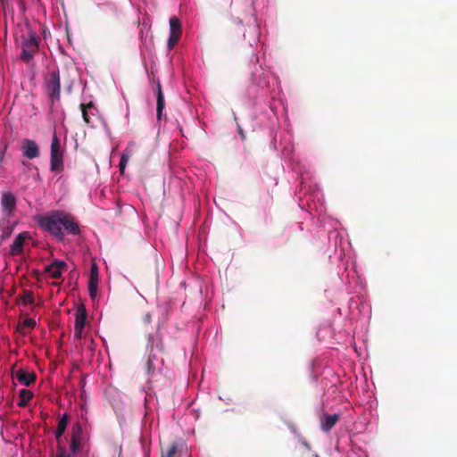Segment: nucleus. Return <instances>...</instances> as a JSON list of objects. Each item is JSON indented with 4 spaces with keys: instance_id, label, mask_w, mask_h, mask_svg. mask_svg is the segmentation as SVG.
Wrapping results in <instances>:
<instances>
[{
    "instance_id": "f257e3e1",
    "label": "nucleus",
    "mask_w": 457,
    "mask_h": 457,
    "mask_svg": "<svg viewBox=\"0 0 457 457\" xmlns=\"http://www.w3.org/2000/svg\"><path fill=\"white\" fill-rule=\"evenodd\" d=\"M38 225L58 241L64 239V232L79 235L80 228L75 218L63 211H52L38 220Z\"/></svg>"
},
{
    "instance_id": "f03ea898",
    "label": "nucleus",
    "mask_w": 457,
    "mask_h": 457,
    "mask_svg": "<svg viewBox=\"0 0 457 457\" xmlns=\"http://www.w3.org/2000/svg\"><path fill=\"white\" fill-rule=\"evenodd\" d=\"M148 347L150 348V353L145 364L146 373L149 377L154 378L161 372L163 365V360L159 358L154 351L162 352L163 345L160 340L150 336L148 337Z\"/></svg>"
},
{
    "instance_id": "7ed1b4c3",
    "label": "nucleus",
    "mask_w": 457,
    "mask_h": 457,
    "mask_svg": "<svg viewBox=\"0 0 457 457\" xmlns=\"http://www.w3.org/2000/svg\"><path fill=\"white\" fill-rule=\"evenodd\" d=\"M45 85L47 95L53 101L59 100L61 95V80L59 71L53 70L49 71L45 79Z\"/></svg>"
},
{
    "instance_id": "20e7f679",
    "label": "nucleus",
    "mask_w": 457,
    "mask_h": 457,
    "mask_svg": "<svg viewBox=\"0 0 457 457\" xmlns=\"http://www.w3.org/2000/svg\"><path fill=\"white\" fill-rule=\"evenodd\" d=\"M38 49V39L36 32L30 31L28 34V37L22 42V52L21 59L29 63L34 57V54Z\"/></svg>"
},
{
    "instance_id": "39448f33",
    "label": "nucleus",
    "mask_w": 457,
    "mask_h": 457,
    "mask_svg": "<svg viewBox=\"0 0 457 457\" xmlns=\"http://www.w3.org/2000/svg\"><path fill=\"white\" fill-rule=\"evenodd\" d=\"M87 439V433L85 432L79 421L74 423L71 427V438L70 449L72 453H77L82 450L84 442Z\"/></svg>"
},
{
    "instance_id": "423d86ee",
    "label": "nucleus",
    "mask_w": 457,
    "mask_h": 457,
    "mask_svg": "<svg viewBox=\"0 0 457 457\" xmlns=\"http://www.w3.org/2000/svg\"><path fill=\"white\" fill-rule=\"evenodd\" d=\"M50 164L52 171L60 172L63 170L62 152L56 134L54 135L51 143Z\"/></svg>"
},
{
    "instance_id": "0eeeda50",
    "label": "nucleus",
    "mask_w": 457,
    "mask_h": 457,
    "mask_svg": "<svg viewBox=\"0 0 457 457\" xmlns=\"http://www.w3.org/2000/svg\"><path fill=\"white\" fill-rule=\"evenodd\" d=\"M16 197L11 191H5L1 195V206L7 216H12L16 208Z\"/></svg>"
},
{
    "instance_id": "6e6552de",
    "label": "nucleus",
    "mask_w": 457,
    "mask_h": 457,
    "mask_svg": "<svg viewBox=\"0 0 457 457\" xmlns=\"http://www.w3.org/2000/svg\"><path fill=\"white\" fill-rule=\"evenodd\" d=\"M87 320V312L84 306H80L78 308L76 315H75V327H74V335L77 338H81L82 331L86 325Z\"/></svg>"
},
{
    "instance_id": "1a4fd4ad",
    "label": "nucleus",
    "mask_w": 457,
    "mask_h": 457,
    "mask_svg": "<svg viewBox=\"0 0 457 457\" xmlns=\"http://www.w3.org/2000/svg\"><path fill=\"white\" fill-rule=\"evenodd\" d=\"M99 270L96 262H93L90 269V275L88 279V292L92 298L97 295Z\"/></svg>"
},
{
    "instance_id": "9d476101",
    "label": "nucleus",
    "mask_w": 457,
    "mask_h": 457,
    "mask_svg": "<svg viewBox=\"0 0 457 457\" xmlns=\"http://www.w3.org/2000/svg\"><path fill=\"white\" fill-rule=\"evenodd\" d=\"M21 151L25 157L34 159L39 155V148L37 143L31 139H24L21 142Z\"/></svg>"
},
{
    "instance_id": "9b49d317",
    "label": "nucleus",
    "mask_w": 457,
    "mask_h": 457,
    "mask_svg": "<svg viewBox=\"0 0 457 457\" xmlns=\"http://www.w3.org/2000/svg\"><path fill=\"white\" fill-rule=\"evenodd\" d=\"M29 232L20 233L14 239L10 247V254L12 256L19 255L23 252V245L26 239L29 238Z\"/></svg>"
},
{
    "instance_id": "f8f14e48",
    "label": "nucleus",
    "mask_w": 457,
    "mask_h": 457,
    "mask_svg": "<svg viewBox=\"0 0 457 457\" xmlns=\"http://www.w3.org/2000/svg\"><path fill=\"white\" fill-rule=\"evenodd\" d=\"M66 266V262L63 261H54L53 263L45 268V271L49 273L53 278L58 279L62 277V270Z\"/></svg>"
},
{
    "instance_id": "ddd939ff",
    "label": "nucleus",
    "mask_w": 457,
    "mask_h": 457,
    "mask_svg": "<svg viewBox=\"0 0 457 457\" xmlns=\"http://www.w3.org/2000/svg\"><path fill=\"white\" fill-rule=\"evenodd\" d=\"M338 420L339 414H323L320 418V429L324 432H329Z\"/></svg>"
},
{
    "instance_id": "4468645a",
    "label": "nucleus",
    "mask_w": 457,
    "mask_h": 457,
    "mask_svg": "<svg viewBox=\"0 0 457 457\" xmlns=\"http://www.w3.org/2000/svg\"><path fill=\"white\" fill-rule=\"evenodd\" d=\"M16 379L24 386H30L36 380V374L34 372H28L23 370H19L15 375Z\"/></svg>"
},
{
    "instance_id": "2eb2a0df",
    "label": "nucleus",
    "mask_w": 457,
    "mask_h": 457,
    "mask_svg": "<svg viewBox=\"0 0 457 457\" xmlns=\"http://www.w3.org/2000/svg\"><path fill=\"white\" fill-rule=\"evenodd\" d=\"M156 100H157V107H156L157 119L161 120L162 114V110L164 108L165 104H164V96H163V94L162 91V86H161V83L159 80H157V84H156Z\"/></svg>"
},
{
    "instance_id": "dca6fc26",
    "label": "nucleus",
    "mask_w": 457,
    "mask_h": 457,
    "mask_svg": "<svg viewBox=\"0 0 457 457\" xmlns=\"http://www.w3.org/2000/svg\"><path fill=\"white\" fill-rule=\"evenodd\" d=\"M69 421V415L67 413H63L62 417L58 420V425L55 430V438L57 441L60 440L63 433L65 432V429L67 428Z\"/></svg>"
},
{
    "instance_id": "f3484780",
    "label": "nucleus",
    "mask_w": 457,
    "mask_h": 457,
    "mask_svg": "<svg viewBox=\"0 0 457 457\" xmlns=\"http://www.w3.org/2000/svg\"><path fill=\"white\" fill-rule=\"evenodd\" d=\"M20 401L18 403L19 407H25L33 397V393L27 389H21L19 392Z\"/></svg>"
},
{
    "instance_id": "a211bd4d",
    "label": "nucleus",
    "mask_w": 457,
    "mask_h": 457,
    "mask_svg": "<svg viewBox=\"0 0 457 457\" xmlns=\"http://www.w3.org/2000/svg\"><path fill=\"white\" fill-rule=\"evenodd\" d=\"M170 34L181 36V23L177 17H171L170 19Z\"/></svg>"
},
{
    "instance_id": "6ab92c4d",
    "label": "nucleus",
    "mask_w": 457,
    "mask_h": 457,
    "mask_svg": "<svg viewBox=\"0 0 457 457\" xmlns=\"http://www.w3.org/2000/svg\"><path fill=\"white\" fill-rule=\"evenodd\" d=\"M92 108H95V106H94L93 103H91V102L87 104H80V109H81V112H82L83 120L87 124L91 123V118H90L89 110L92 109Z\"/></svg>"
},
{
    "instance_id": "aec40b11",
    "label": "nucleus",
    "mask_w": 457,
    "mask_h": 457,
    "mask_svg": "<svg viewBox=\"0 0 457 457\" xmlns=\"http://www.w3.org/2000/svg\"><path fill=\"white\" fill-rule=\"evenodd\" d=\"M36 326L35 320L31 318L25 319L22 323L19 324L16 328V330L21 333L22 335H25L24 328H34Z\"/></svg>"
},
{
    "instance_id": "412c9836",
    "label": "nucleus",
    "mask_w": 457,
    "mask_h": 457,
    "mask_svg": "<svg viewBox=\"0 0 457 457\" xmlns=\"http://www.w3.org/2000/svg\"><path fill=\"white\" fill-rule=\"evenodd\" d=\"M12 233V228L8 222L3 226L0 225V245L2 244V240L8 238Z\"/></svg>"
},
{
    "instance_id": "4be33fe9",
    "label": "nucleus",
    "mask_w": 457,
    "mask_h": 457,
    "mask_svg": "<svg viewBox=\"0 0 457 457\" xmlns=\"http://www.w3.org/2000/svg\"><path fill=\"white\" fill-rule=\"evenodd\" d=\"M162 457H178V445L173 443L168 449L162 450Z\"/></svg>"
},
{
    "instance_id": "5701e85b",
    "label": "nucleus",
    "mask_w": 457,
    "mask_h": 457,
    "mask_svg": "<svg viewBox=\"0 0 457 457\" xmlns=\"http://www.w3.org/2000/svg\"><path fill=\"white\" fill-rule=\"evenodd\" d=\"M129 145L126 148L125 152L121 155L120 162L119 163L120 171L122 173L125 170L126 164L129 158Z\"/></svg>"
},
{
    "instance_id": "b1692460",
    "label": "nucleus",
    "mask_w": 457,
    "mask_h": 457,
    "mask_svg": "<svg viewBox=\"0 0 457 457\" xmlns=\"http://www.w3.org/2000/svg\"><path fill=\"white\" fill-rule=\"evenodd\" d=\"M21 299H22L23 303H25V304L33 303V302H34L33 295L29 290H25L23 292Z\"/></svg>"
},
{
    "instance_id": "393cba45",
    "label": "nucleus",
    "mask_w": 457,
    "mask_h": 457,
    "mask_svg": "<svg viewBox=\"0 0 457 457\" xmlns=\"http://www.w3.org/2000/svg\"><path fill=\"white\" fill-rule=\"evenodd\" d=\"M181 36L170 34L169 39H168V48L172 49L176 44L179 42Z\"/></svg>"
},
{
    "instance_id": "a878e982",
    "label": "nucleus",
    "mask_w": 457,
    "mask_h": 457,
    "mask_svg": "<svg viewBox=\"0 0 457 457\" xmlns=\"http://www.w3.org/2000/svg\"><path fill=\"white\" fill-rule=\"evenodd\" d=\"M7 148H8V145L6 143L0 144V164L4 161Z\"/></svg>"
},
{
    "instance_id": "bb28decb",
    "label": "nucleus",
    "mask_w": 457,
    "mask_h": 457,
    "mask_svg": "<svg viewBox=\"0 0 457 457\" xmlns=\"http://www.w3.org/2000/svg\"><path fill=\"white\" fill-rule=\"evenodd\" d=\"M55 457H70V456L67 454L66 450L63 447L59 446L58 453L55 455Z\"/></svg>"
},
{
    "instance_id": "cd10ccee",
    "label": "nucleus",
    "mask_w": 457,
    "mask_h": 457,
    "mask_svg": "<svg viewBox=\"0 0 457 457\" xmlns=\"http://www.w3.org/2000/svg\"><path fill=\"white\" fill-rule=\"evenodd\" d=\"M237 133L239 134L240 138L242 140H245L246 137H245V131L239 124H237Z\"/></svg>"
},
{
    "instance_id": "c85d7f7f",
    "label": "nucleus",
    "mask_w": 457,
    "mask_h": 457,
    "mask_svg": "<svg viewBox=\"0 0 457 457\" xmlns=\"http://www.w3.org/2000/svg\"><path fill=\"white\" fill-rule=\"evenodd\" d=\"M143 320L145 324H149L151 322V314L148 312L145 313L143 317Z\"/></svg>"
},
{
    "instance_id": "c756f323",
    "label": "nucleus",
    "mask_w": 457,
    "mask_h": 457,
    "mask_svg": "<svg viewBox=\"0 0 457 457\" xmlns=\"http://www.w3.org/2000/svg\"><path fill=\"white\" fill-rule=\"evenodd\" d=\"M5 3H6V0H0V5H1L2 7H4Z\"/></svg>"
}]
</instances>
